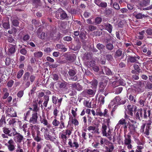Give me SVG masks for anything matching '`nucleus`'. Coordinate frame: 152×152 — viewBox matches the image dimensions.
Returning <instances> with one entry per match:
<instances>
[{"mask_svg": "<svg viewBox=\"0 0 152 152\" xmlns=\"http://www.w3.org/2000/svg\"><path fill=\"white\" fill-rule=\"evenodd\" d=\"M55 17L58 19L68 20L69 17L65 11L61 8L58 9L55 12Z\"/></svg>", "mask_w": 152, "mask_h": 152, "instance_id": "nucleus-1", "label": "nucleus"}, {"mask_svg": "<svg viewBox=\"0 0 152 152\" xmlns=\"http://www.w3.org/2000/svg\"><path fill=\"white\" fill-rule=\"evenodd\" d=\"M12 136H14V140L16 142L20 143L23 139L24 137L23 135L20 133H18L15 128L12 129Z\"/></svg>", "mask_w": 152, "mask_h": 152, "instance_id": "nucleus-2", "label": "nucleus"}, {"mask_svg": "<svg viewBox=\"0 0 152 152\" xmlns=\"http://www.w3.org/2000/svg\"><path fill=\"white\" fill-rule=\"evenodd\" d=\"M12 129L6 127H3L2 131L4 133L1 134V137L3 139H8V137L12 136Z\"/></svg>", "mask_w": 152, "mask_h": 152, "instance_id": "nucleus-3", "label": "nucleus"}, {"mask_svg": "<svg viewBox=\"0 0 152 152\" xmlns=\"http://www.w3.org/2000/svg\"><path fill=\"white\" fill-rule=\"evenodd\" d=\"M68 147L74 149H77L79 147V145L77 140L73 138L68 140Z\"/></svg>", "mask_w": 152, "mask_h": 152, "instance_id": "nucleus-4", "label": "nucleus"}, {"mask_svg": "<svg viewBox=\"0 0 152 152\" xmlns=\"http://www.w3.org/2000/svg\"><path fill=\"white\" fill-rule=\"evenodd\" d=\"M15 143L14 140L11 138L7 143H5V145L7 147L8 150L10 152L13 151L15 149Z\"/></svg>", "mask_w": 152, "mask_h": 152, "instance_id": "nucleus-5", "label": "nucleus"}, {"mask_svg": "<svg viewBox=\"0 0 152 152\" xmlns=\"http://www.w3.org/2000/svg\"><path fill=\"white\" fill-rule=\"evenodd\" d=\"M77 73L76 70L75 69H70L68 72V74L70 77V79L73 81H76L78 80V77L77 75H75Z\"/></svg>", "mask_w": 152, "mask_h": 152, "instance_id": "nucleus-6", "label": "nucleus"}, {"mask_svg": "<svg viewBox=\"0 0 152 152\" xmlns=\"http://www.w3.org/2000/svg\"><path fill=\"white\" fill-rule=\"evenodd\" d=\"M37 36L40 39L47 41L49 39L47 37V34L45 32H42L41 33L40 28H39L37 31Z\"/></svg>", "mask_w": 152, "mask_h": 152, "instance_id": "nucleus-7", "label": "nucleus"}, {"mask_svg": "<svg viewBox=\"0 0 152 152\" xmlns=\"http://www.w3.org/2000/svg\"><path fill=\"white\" fill-rule=\"evenodd\" d=\"M106 84L102 82L99 83V92L100 93H103L105 96H106L108 94V92L107 91L106 89L105 88Z\"/></svg>", "mask_w": 152, "mask_h": 152, "instance_id": "nucleus-8", "label": "nucleus"}, {"mask_svg": "<svg viewBox=\"0 0 152 152\" xmlns=\"http://www.w3.org/2000/svg\"><path fill=\"white\" fill-rule=\"evenodd\" d=\"M38 118L37 113L36 112L32 114L31 117L30 118L29 122L31 124H35L37 123Z\"/></svg>", "mask_w": 152, "mask_h": 152, "instance_id": "nucleus-9", "label": "nucleus"}, {"mask_svg": "<svg viewBox=\"0 0 152 152\" xmlns=\"http://www.w3.org/2000/svg\"><path fill=\"white\" fill-rule=\"evenodd\" d=\"M124 144L127 145V148L130 149L132 148V145L131 144V136L129 135H125Z\"/></svg>", "mask_w": 152, "mask_h": 152, "instance_id": "nucleus-10", "label": "nucleus"}, {"mask_svg": "<svg viewBox=\"0 0 152 152\" xmlns=\"http://www.w3.org/2000/svg\"><path fill=\"white\" fill-rule=\"evenodd\" d=\"M87 129L92 134H99L100 133L99 131V129L95 126H90L88 127Z\"/></svg>", "mask_w": 152, "mask_h": 152, "instance_id": "nucleus-11", "label": "nucleus"}, {"mask_svg": "<svg viewBox=\"0 0 152 152\" xmlns=\"http://www.w3.org/2000/svg\"><path fill=\"white\" fill-rule=\"evenodd\" d=\"M140 57L137 55L133 56H128L127 61L131 63H138V61L137 59H140Z\"/></svg>", "mask_w": 152, "mask_h": 152, "instance_id": "nucleus-12", "label": "nucleus"}, {"mask_svg": "<svg viewBox=\"0 0 152 152\" xmlns=\"http://www.w3.org/2000/svg\"><path fill=\"white\" fill-rule=\"evenodd\" d=\"M136 108L137 107L135 105H128L127 106V113L128 114L132 116H133V112L134 111H135Z\"/></svg>", "mask_w": 152, "mask_h": 152, "instance_id": "nucleus-13", "label": "nucleus"}, {"mask_svg": "<svg viewBox=\"0 0 152 152\" xmlns=\"http://www.w3.org/2000/svg\"><path fill=\"white\" fill-rule=\"evenodd\" d=\"M129 130L131 134H134L136 132V129L137 128V125L136 124L129 123L128 127Z\"/></svg>", "mask_w": 152, "mask_h": 152, "instance_id": "nucleus-14", "label": "nucleus"}, {"mask_svg": "<svg viewBox=\"0 0 152 152\" xmlns=\"http://www.w3.org/2000/svg\"><path fill=\"white\" fill-rule=\"evenodd\" d=\"M102 26L103 28V29L107 31L109 33H111L113 26L110 23H103L102 25Z\"/></svg>", "mask_w": 152, "mask_h": 152, "instance_id": "nucleus-15", "label": "nucleus"}, {"mask_svg": "<svg viewBox=\"0 0 152 152\" xmlns=\"http://www.w3.org/2000/svg\"><path fill=\"white\" fill-rule=\"evenodd\" d=\"M57 84L59 86V88L62 89L67 90L68 89L67 86L68 83L66 82L63 81L62 82H58Z\"/></svg>", "mask_w": 152, "mask_h": 152, "instance_id": "nucleus-16", "label": "nucleus"}, {"mask_svg": "<svg viewBox=\"0 0 152 152\" xmlns=\"http://www.w3.org/2000/svg\"><path fill=\"white\" fill-rule=\"evenodd\" d=\"M143 110L141 108L135 114V118L137 119L140 121H141L142 118Z\"/></svg>", "mask_w": 152, "mask_h": 152, "instance_id": "nucleus-17", "label": "nucleus"}, {"mask_svg": "<svg viewBox=\"0 0 152 152\" xmlns=\"http://www.w3.org/2000/svg\"><path fill=\"white\" fill-rule=\"evenodd\" d=\"M104 14L105 15L108 16L110 15H113L114 14V10L111 8H106L103 12Z\"/></svg>", "mask_w": 152, "mask_h": 152, "instance_id": "nucleus-18", "label": "nucleus"}, {"mask_svg": "<svg viewBox=\"0 0 152 152\" xmlns=\"http://www.w3.org/2000/svg\"><path fill=\"white\" fill-rule=\"evenodd\" d=\"M71 87L72 88L76 89L78 91H81L83 89L82 86L77 82L72 84Z\"/></svg>", "mask_w": 152, "mask_h": 152, "instance_id": "nucleus-19", "label": "nucleus"}, {"mask_svg": "<svg viewBox=\"0 0 152 152\" xmlns=\"http://www.w3.org/2000/svg\"><path fill=\"white\" fill-rule=\"evenodd\" d=\"M102 71L103 74H106L108 75H112V72L110 70L105 66H102Z\"/></svg>", "mask_w": 152, "mask_h": 152, "instance_id": "nucleus-20", "label": "nucleus"}, {"mask_svg": "<svg viewBox=\"0 0 152 152\" xmlns=\"http://www.w3.org/2000/svg\"><path fill=\"white\" fill-rule=\"evenodd\" d=\"M145 126L146 124L144 123H143L142 125L140 126V131L141 133L148 136L149 135V133H146V127H145Z\"/></svg>", "mask_w": 152, "mask_h": 152, "instance_id": "nucleus-21", "label": "nucleus"}, {"mask_svg": "<svg viewBox=\"0 0 152 152\" xmlns=\"http://www.w3.org/2000/svg\"><path fill=\"white\" fill-rule=\"evenodd\" d=\"M83 93L92 96H94L95 94V92L91 89H88L85 90L83 92Z\"/></svg>", "mask_w": 152, "mask_h": 152, "instance_id": "nucleus-22", "label": "nucleus"}, {"mask_svg": "<svg viewBox=\"0 0 152 152\" xmlns=\"http://www.w3.org/2000/svg\"><path fill=\"white\" fill-rule=\"evenodd\" d=\"M145 124L146 125V133H149V131L151 127L152 122L150 121H147Z\"/></svg>", "mask_w": 152, "mask_h": 152, "instance_id": "nucleus-23", "label": "nucleus"}, {"mask_svg": "<svg viewBox=\"0 0 152 152\" xmlns=\"http://www.w3.org/2000/svg\"><path fill=\"white\" fill-rule=\"evenodd\" d=\"M45 139L47 140H50L51 141H53L55 139L54 138H53L48 133H45L44 134Z\"/></svg>", "mask_w": 152, "mask_h": 152, "instance_id": "nucleus-24", "label": "nucleus"}, {"mask_svg": "<svg viewBox=\"0 0 152 152\" xmlns=\"http://www.w3.org/2000/svg\"><path fill=\"white\" fill-rule=\"evenodd\" d=\"M30 75V73L28 72H26L23 75V83L24 82L28 80V78Z\"/></svg>", "mask_w": 152, "mask_h": 152, "instance_id": "nucleus-25", "label": "nucleus"}, {"mask_svg": "<svg viewBox=\"0 0 152 152\" xmlns=\"http://www.w3.org/2000/svg\"><path fill=\"white\" fill-rule=\"evenodd\" d=\"M105 148L108 152H113L114 146L112 143L109 145L108 147L106 146Z\"/></svg>", "mask_w": 152, "mask_h": 152, "instance_id": "nucleus-26", "label": "nucleus"}, {"mask_svg": "<svg viewBox=\"0 0 152 152\" xmlns=\"http://www.w3.org/2000/svg\"><path fill=\"white\" fill-rule=\"evenodd\" d=\"M144 83L143 82H140L139 83L138 85V88L137 90L139 92H141L143 91V90L142 88L144 87Z\"/></svg>", "mask_w": 152, "mask_h": 152, "instance_id": "nucleus-27", "label": "nucleus"}, {"mask_svg": "<svg viewBox=\"0 0 152 152\" xmlns=\"http://www.w3.org/2000/svg\"><path fill=\"white\" fill-rule=\"evenodd\" d=\"M72 128H70L68 129H67L65 130V132H63L67 136V137H69L71 135L72 131Z\"/></svg>", "mask_w": 152, "mask_h": 152, "instance_id": "nucleus-28", "label": "nucleus"}, {"mask_svg": "<svg viewBox=\"0 0 152 152\" xmlns=\"http://www.w3.org/2000/svg\"><path fill=\"white\" fill-rule=\"evenodd\" d=\"M107 129V126L104 124H102V133L103 134V136H105V135L106 133H107V131L106 130Z\"/></svg>", "mask_w": 152, "mask_h": 152, "instance_id": "nucleus-29", "label": "nucleus"}, {"mask_svg": "<svg viewBox=\"0 0 152 152\" xmlns=\"http://www.w3.org/2000/svg\"><path fill=\"white\" fill-rule=\"evenodd\" d=\"M15 45H10L9 51L11 54L14 53L15 52Z\"/></svg>", "mask_w": 152, "mask_h": 152, "instance_id": "nucleus-30", "label": "nucleus"}, {"mask_svg": "<svg viewBox=\"0 0 152 152\" xmlns=\"http://www.w3.org/2000/svg\"><path fill=\"white\" fill-rule=\"evenodd\" d=\"M33 110H32L35 111V112L39 111V109L38 107L37 103V102H34L32 105Z\"/></svg>", "mask_w": 152, "mask_h": 152, "instance_id": "nucleus-31", "label": "nucleus"}, {"mask_svg": "<svg viewBox=\"0 0 152 152\" xmlns=\"http://www.w3.org/2000/svg\"><path fill=\"white\" fill-rule=\"evenodd\" d=\"M41 123L45 126H47L48 128H50L51 127L50 125L48 123L47 120L45 118L41 120Z\"/></svg>", "mask_w": 152, "mask_h": 152, "instance_id": "nucleus-32", "label": "nucleus"}, {"mask_svg": "<svg viewBox=\"0 0 152 152\" xmlns=\"http://www.w3.org/2000/svg\"><path fill=\"white\" fill-rule=\"evenodd\" d=\"M114 100L116 101L117 102H119V103L124 104H125L126 102V101L124 100V101L121 100L120 97L119 96H116L115 97Z\"/></svg>", "mask_w": 152, "mask_h": 152, "instance_id": "nucleus-33", "label": "nucleus"}, {"mask_svg": "<svg viewBox=\"0 0 152 152\" xmlns=\"http://www.w3.org/2000/svg\"><path fill=\"white\" fill-rule=\"evenodd\" d=\"M34 57L39 58L42 57L43 55V53L41 51H37L34 53Z\"/></svg>", "mask_w": 152, "mask_h": 152, "instance_id": "nucleus-34", "label": "nucleus"}, {"mask_svg": "<svg viewBox=\"0 0 152 152\" xmlns=\"http://www.w3.org/2000/svg\"><path fill=\"white\" fill-rule=\"evenodd\" d=\"M106 48L107 49L111 51L113 49L114 47L112 44L109 43L107 44L106 45Z\"/></svg>", "mask_w": 152, "mask_h": 152, "instance_id": "nucleus-35", "label": "nucleus"}, {"mask_svg": "<svg viewBox=\"0 0 152 152\" xmlns=\"http://www.w3.org/2000/svg\"><path fill=\"white\" fill-rule=\"evenodd\" d=\"M61 138L64 143H65L66 142L67 136L64 133L61 134Z\"/></svg>", "mask_w": 152, "mask_h": 152, "instance_id": "nucleus-36", "label": "nucleus"}, {"mask_svg": "<svg viewBox=\"0 0 152 152\" xmlns=\"http://www.w3.org/2000/svg\"><path fill=\"white\" fill-rule=\"evenodd\" d=\"M135 17L137 19H142L143 18L146 17L147 16L142 14L141 13H139L136 15Z\"/></svg>", "mask_w": 152, "mask_h": 152, "instance_id": "nucleus-37", "label": "nucleus"}, {"mask_svg": "<svg viewBox=\"0 0 152 152\" xmlns=\"http://www.w3.org/2000/svg\"><path fill=\"white\" fill-rule=\"evenodd\" d=\"M35 140L37 142H39L43 140L41 137V136H36L35 135L33 137Z\"/></svg>", "mask_w": 152, "mask_h": 152, "instance_id": "nucleus-38", "label": "nucleus"}, {"mask_svg": "<svg viewBox=\"0 0 152 152\" xmlns=\"http://www.w3.org/2000/svg\"><path fill=\"white\" fill-rule=\"evenodd\" d=\"M145 88L146 89L151 90L152 89V83L148 82L145 84Z\"/></svg>", "mask_w": 152, "mask_h": 152, "instance_id": "nucleus-39", "label": "nucleus"}, {"mask_svg": "<svg viewBox=\"0 0 152 152\" xmlns=\"http://www.w3.org/2000/svg\"><path fill=\"white\" fill-rule=\"evenodd\" d=\"M104 97L102 95H100L98 99V101L100 102L101 103L103 104L104 103Z\"/></svg>", "mask_w": 152, "mask_h": 152, "instance_id": "nucleus-40", "label": "nucleus"}, {"mask_svg": "<svg viewBox=\"0 0 152 152\" xmlns=\"http://www.w3.org/2000/svg\"><path fill=\"white\" fill-rule=\"evenodd\" d=\"M122 51L121 49H118L115 52V57H119L121 56L122 55Z\"/></svg>", "mask_w": 152, "mask_h": 152, "instance_id": "nucleus-41", "label": "nucleus"}, {"mask_svg": "<svg viewBox=\"0 0 152 152\" xmlns=\"http://www.w3.org/2000/svg\"><path fill=\"white\" fill-rule=\"evenodd\" d=\"M129 99L130 100V102L134 104H135L136 102V100L134 99V96L130 94L129 97Z\"/></svg>", "mask_w": 152, "mask_h": 152, "instance_id": "nucleus-42", "label": "nucleus"}, {"mask_svg": "<svg viewBox=\"0 0 152 152\" xmlns=\"http://www.w3.org/2000/svg\"><path fill=\"white\" fill-rule=\"evenodd\" d=\"M24 73V70L23 69H20L18 72L17 75V77L18 79H20L21 77Z\"/></svg>", "mask_w": 152, "mask_h": 152, "instance_id": "nucleus-43", "label": "nucleus"}, {"mask_svg": "<svg viewBox=\"0 0 152 152\" xmlns=\"http://www.w3.org/2000/svg\"><path fill=\"white\" fill-rule=\"evenodd\" d=\"M96 47L99 50H101L104 48L105 46L103 44L99 43L97 44Z\"/></svg>", "mask_w": 152, "mask_h": 152, "instance_id": "nucleus-44", "label": "nucleus"}, {"mask_svg": "<svg viewBox=\"0 0 152 152\" xmlns=\"http://www.w3.org/2000/svg\"><path fill=\"white\" fill-rule=\"evenodd\" d=\"M44 99H45V101L43 103V104L44 106L46 107L47 106V105L48 103V101L49 100V96H44Z\"/></svg>", "mask_w": 152, "mask_h": 152, "instance_id": "nucleus-45", "label": "nucleus"}, {"mask_svg": "<svg viewBox=\"0 0 152 152\" xmlns=\"http://www.w3.org/2000/svg\"><path fill=\"white\" fill-rule=\"evenodd\" d=\"M52 78L54 81H57L59 79L58 75L56 74H53L52 75Z\"/></svg>", "mask_w": 152, "mask_h": 152, "instance_id": "nucleus-46", "label": "nucleus"}, {"mask_svg": "<svg viewBox=\"0 0 152 152\" xmlns=\"http://www.w3.org/2000/svg\"><path fill=\"white\" fill-rule=\"evenodd\" d=\"M92 56L91 53H88L84 55V58L87 60H88L91 58Z\"/></svg>", "mask_w": 152, "mask_h": 152, "instance_id": "nucleus-47", "label": "nucleus"}, {"mask_svg": "<svg viewBox=\"0 0 152 152\" xmlns=\"http://www.w3.org/2000/svg\"><path fill=\"white\" fill-rule=\"evenodd\" d=\"M71 120L72 123L75 126H77L79 124V122L76 119L73 118H72Z\"/></svg>", "mask_w": 152, "mask_h": 152, "instance_id": "nucleus-48", "label": "nucleus"}, {"mask_svg": "<svg viewBox=\"0 0 152 152\" xmlns=\"http://www.w3.org/2000/svg\"><path fill=\"white\" fill-rule=\"evenodd\" d=\"M92 146L93 147L96 148H99L100 147V144L98 142H95L92 143Z\"/></svg>", "mask_w": 152, "mask_h": 152, "instance_id": "nucleus-49", "label": "nucleus"}, {"mask_svg": "<svg viewBox=\"0 0 152 152\" xmlns=\"http://www.w3.org/2000/svg\"><path fill=\"white\" fill-rule=\"evenodd\" d=\"M60 124V122L56 119L53 120L52 122L53 125L56 126H58Z\"/></svg>", "mask_w": 152, "mask_h": 152, "instance_id": "nucleus-50", "label": "nucleus"}, {"mask_svg": "<svg viewBox=\"0 0 152 152\" xmlns=\"http://www.w3.org/2000/svg\"><path fill=\"white\" fill-rule=\"evenodd\" d=\"M32 23L33 25H34L36 27L38 26H39V24L38 21L35 19L32 20Z\"/></svg>", "mask_w": 152, "mask_h": 152, "instance_id": "nucleus-51", "label": "nucleus"}, {"mask_svg": "<svg viewBox=\"0 0 152 152\" xmlns=\"http://www.w3.org/2000/svg\"><path fill=\"white\" fill-rule=\"evenodd\" d=\"M123 89V88L122 87H119L115 89V94H118L120 93Z\"/></svg>", "mask_w": 152, "mask_h": 152, "instance_id": "nucleus-52", "label": "nucleus"}, {"mask_svg": "<svg viewBox=\"0 0 152 152\" xmlns=\"http://www.w3.org/2000/svg\"><path fill=\"white\" fill-rule=\"evenodd\" d=\"M107 4L106 2H101L99 4V7H107Z\"/></svg>", "mask_w": 152, "mask_h": 152, "instance_id": "nucleus-53", "label": "nucleus"}, {"mask_svg": "<svg viewBox=\"0 0 152 152\" xmlns=\"http://www.w3.org/2000/svg\"><path fill=\"white\" fill-rule=\"evenodd\" d=\"M96 27L92 25H90L88 27V30L91 31H92L96 29Z\"/></svg>", "mask_w": 152, "mask_h": 152, "instance_id": "nucleus-54", "label": "nucleus"}, {"mask_svg": "<svg viewBox=\"0 0 152 152\" xmlns=\"http://www.w3.org/2000/svg\"><path fill=\"white\" fill-rule=\"evenodd\" d=\"M4 28L6 29H8L10 28V25L9 22H4L3 24Z\"/></svg>", "mask_w": 152, "mask_h": 152, "instance_id": "nucleus-55", "label": "nucleus"}, {"mask_svg": "<svg viewBox=\"0 0 152 152\" xmlns=\"http://www.w3.org/2000/svg\"><path fill=\"white\" fill-rule=\"evenodd\" d=\"M126 122L125 119L123 118H122L119 121L118 124H124L125 125H126Z\"/></svg>", "mask_w": 152, "mask_h": 152, "instance_id": "nucleus-56", "label": "nucleus"}, {"mask_svg": "<svg viewBox=\"0 0 152 152\" xmlns=\"http://www.w3.org/2000/svg\"><path fill=\"white\" fill-rule=\"evenodd\" d=\"M24 94V92L23 91L21 90L18 91V93L17 95L18 97L19 98H21L22 97Z\"/></svg>", "mask_w": 152, "mask_h": 152, "instance_id": "nucleus-57", "label": "nucleus"}, {"mask_svg": "<svg viewBox=\"0 0 152 152\" xmlns=\"http://www.w3.org/2000/svg\"><path fill=\"white\" fill-rule=\"evenodd\" d=\"M91 85L94 87H96L98 84V82L96 80H94L91 82Z\"/></svg>", "mask_w": 152, "mask_h": 152, "instance_id": "nucleus-58", "label": "nucleus"}, {"mask_svg": "<svg viewBox=\"0 0 152 152\" xmlns=\"http://www.w3.org/2000/svg\"><path fill=\"white\" fill-rule=\"evenodd\" d=\"M106 58L108 61H111L113 59V57L112 55L109 54L106 55Z\"/></svg>", "mask_w": 152, "mask_h": 152, "instance_id": "nucleus-59", "label": "nucleus"}, {"mask_svg": "<svg viewBox=\"0 0 152 152\" xmlns=\"http://www.w3.org/2000/svg\"><path fill=\"white\" fill-rule=\"evenodd\" d=\"M105 140H106L105 139L101 137L100 139V145H101L102 146H104Z\"/></svg>", "mask_w": 152, "mask_h": 152, "instance_id": "nucleus-60", "label": "nucleus"}, {"mask_svg": "<svg viewBox=\"0 0 152 152\" xmlns=\"http://www.w3.org/2000/svg\"><path fill=\"white\" fill-rule=\"evenodd\" d=\"M58 100V98L56 97V96H53L52 97V100L53 103L54 104H56L57 103V101Z\"/></svg>", "mask_w": 152, "mask_h": 152, "instance_id": "nucleus-61", "label": "nucleus"}, {"mask_svg": "<svg viewBox=\"0 0 152 152\" xmlns=\"http://www.w3.org/2000/svg\"><path fill=\"white\" fill-rule=\"evenodd\" d=\"M93 33L94 35L96 36H99L102 34V32L100 31H94Z\"/></svg>", "mask_w": 152, "mask_h": 152, "instance_id": "nucleus-62", "label": "nucleus"}, {"mask_svg": "<svg viewBox=\"0 0 152 152\" xmlns=\"http://www.w3.org/2000/svg\"><path fill=\"white\" fill-rule=\"evenodd\" d=\"M12 24L14 26H17L19 25V23L17 20H14L12 21Z\"/></svg>", "mask_w": 152, "mask_h": 152, "instance_id": "nucleus-63", "label": "nucleus"}, {"mask_svg": "<svg viewBox=\"0 0 152 152\" xmlns=\"http://www.w3.org/2000/svg\"><path fill=\"white\" fill-rule=\"evenodd\" d=\"M143 147L141 146H137V149H136L135 152H142L141 150L143 148Z\"/></svg>", "mask_w": 152, "mask_h": 152, "instance_id": "nucleus-64", "label": "nucleus"}]
</instances>
